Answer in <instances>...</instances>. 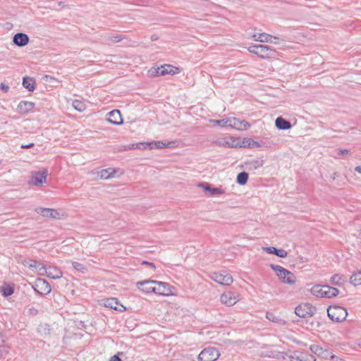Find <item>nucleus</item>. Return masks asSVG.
I'll use <instances>...</instances> for the list:
<instances>
[{"label":"nucleus","instance_id":"ddd939ff","mask_svg":"<svg viewBox=\"0 0 361 361\" xmlns=\"http://www.w3.org/2000/svg\"><path fill=\"white\" fill-rule=\"evenodd\" d=\"M48 171L47 169H43L39 171L33 172L32 174V183L34 185H39L46 181Z\"/></svg>","mask_w":361,"mask_h":361},{"label":"nucleus","instance_id":"5701e85b","mask_svg":"<svg viewBox=\"0 0 361 361\" xmlns=\"http://www.w3.org/2000/svg\"><path fill=\"white\" fill-rule=\"evenodd\" d=\"M263 250L267 253L276 255V256L281 258L287 257L288 255L287 252L285 250L277 249L275 247L272 246L263 247Z\"/></svg>","mask_w":361,"mask_h":361},{"label":"nucleus","instance_id":"f704fd0d","mask_svg":"<svg viewBox=\"0 0 361 361\" xmlns=\"http://www.w3.org/2000/svg\"><path fill=\"white\" fill-rule=\"evenodd\" d=\"M72 106L75 110L80 112L83 111L86 109V105L85 102L78 99H75L73 102Z\"/></svg>","mask_w":361,"mask_h":361},{"label":"nucleus","instance_id":"dca6fc26","mask_svg":"<svg viewBox=\"0 0 361 361\" xmlns=\"http://www.w3.org/2000/svg\"><path fill=\"white\" fill-rule=\"evenodd\" d=\"M107 121L114 125H121L123 123V118L119 110L114 109L108 114Z\"/></svg>","mask_w":361,"mask_h":361},{"label":"nucleus","instance_id":"6e6552de","mask_svg":"<svg viewBox=\"0 0 361 361\" xmlns=\"http://www.w3.org/2000/svg\"><path fill=\"white\" fill-rule=\"evenodd\" d=\"M35 211L44 217L53 219H61L63 215L61 214L56 209L45 207H37Z\"/></svg>","mask_w":361,"mask_h":361},{"label":"nucleus","instance_id":"b1692460","mask_svg":"<svg viewBox=\"0 0 361 361\" xmlns=\"http://www.w3.org/2000/svg\"><path fill=\"white\" fill-rule=\"evenodd\" d=\"M45 274L48 277L53 279H60L63 276V272L60 269L55 267H49L47 269Z\"/></svg>","mask_w":361,"mask_h":361},{"label":"nucleus","instance_id":"052dcab7","mask_svg":"<svg viewBox=\"0 0 361 361\" xmlns=\"http://www.w3.org/2000/svg\"><path fill=\"white\" fill-rule=\"evenodd\" d=\"M253 145L257 146V147L259 146V143L257 142H254Z\"/></svg>","mask_w":361,"mask_h":361},{"label":"nucleus","instance_id":"ea45409f","mask_svg":"<svg viewBox=\"0 0 361 361\" xmlns=\"http://www.w3.org/2000/svg\"><path fill=\"white\" fill-rule=\"evenodd\" d=\"M9 352V347L6 345L0 346V358L4 357Z\"/></svg>","mask_w":361,"mask_h":361},{"label":"nucleus","instance_id":"5fc2aeb1","mask_svg":"<svg viewBox=\"0 0 361 361\" xmlns=\"http://www.w3.org/2000/svg\"><path fill=\"white\" fill-rule=\"evenodd\" d=\"M355 171L361 174V166H357L355 168Z\"/></svg>","mask_w":361,"mask_h":361},{"label":"nucleus","instance_id":"393cba45","mask_svg":"<svg viewBox=\"0 0 361 361\" xmlns=\"http://www.w3.org/2000/svg\"><path fill=\"white\" fill-rule=\"evenodd\" d=\"M275 125L280 130H288L291 128V124L282 117H278L275 121Z\"/></svg>","mask_w":361,"mask_h":361},{"label":"nucleus","instance_id":"6e6d98bb","mask_svg":"<svg viewBox=\"0 0 361 361\" xmlns=\"http://www.w3.org/2000/svg\"><path fill=\"white\" fill-rule=\"evenodd\" d=\"M278 41H279V39H271V42H269V43H271V44H278Z\"/></svg>","mask_w":361,"mask_h":361},{"label":"nucleus","instance_id":"7ed1b4c3","mask_svg":"<svg viewBox=\"0 0 361 361\" xmlns=\"http://www.w3.org/2000/svg\"><path fill=\"white\" fill-rule=\"evenodd\" d=\"M327 313L329 317L336 322L344 321L348 315L347 309L338 305L330 306L327 309Z\"/></svg>","mask_w":361,"mask_h":361},{"label":"nucleus","instance_id":"bf43d9fd","mask_svg":"<svg viewBox=\"0 0 361 361\" xmlns=\"http://www.w3.org/2000/svg\"><path fill=\"white\" fill-rule=\"evenodd\" d=\"M149 262H147V261H143V262H142V264H147V265H148V264H149Z\"/></svg>","mask_w":361,"mask_h":361},{"label":"nucleus","instance_id":"680f3d73","mask_svg":"<svg viewBox=\"0 0 361 361\" xmlns=\"http://www.w3.org/2000/svg\"><path fill=\"white\" fill-rule=\"evenodd\" d=\"M357 344H358L359 347L361 348V339L358 341Z\"/></svg>","mask_w":361,"mask_h":361},{"label":"nucleus","instance_id":"a18cd8bd","mask_svg":"<svg viewBox=\"0 0 361 361\" xmlns=\"http://www.w3.org/2000/svg\"><path fill=\"white\" fill-rule=\"evenodd\" d=\"M338 154H339V155L350 154V150L346 149H338Z\"/></svg>","mask_w":361,"mask_h":361},{"label":"nucleus","instance_id":"4d7b16f0","mask_svg":"<svg viewBox=\"0 0 361 361\" xmlns=\"http://www.w3.org/2000/svg\"><path fill=\"white\" fill-rule=\"evenodd\" d=\"M151 39L152 41H155L158 39V36H157L156 35H152Z\"/></svg>","mask_w":361,"mask_h":361},{"label":"nucleus","instance_id":"a19ab883","mask_svg":"<svg viewBox=\"0 0 361 361\" xmlns=\"http://www.w3.org/2000/svg\"><path fill=\"white\" fill-rule=\"evenodd\" d=\"M228 120H229V118L221 119V120H215V121H213V122H214L215 123H216L217 125H219L220 126L224 127V126H229Z\"/></svg>","mask_w":361,"mask_h":361},{"label":"nucleus","instance_id":"13d9d810","mask_svg":"<svg viewBox=\"0 0 361 361\" xmlns=\"http://www.w3.org/2000/svg\"><path fill=\"white\" fill-rule=\"evenodd\" d=\"M148 265L154 269H155L156 268L155 264L154 263L149 262Z\"/></svg>","mask_w":361,"mask_h":361},{"label":"nucleus","instance_id":"4468645a","mask_svg":"<svg viewBox=\"0 0 361 361\" xmlns=\"http://www.w3.org/2000/svg\"><path fill=\"white\" fill-rule=\"evenodd\" d=\"M218 145L220 146H224L226 147H241L243 146H245V143L241 144L240 139H235L233 137H230L227 140L223 139L218 141Z\"/></svg>","mask_w":361,"mask_h":361},{"label":"nucleus","instance_id":"c03bdc74","mask_svg":"<svg viewBox=\"0 0 361 361\" xmlns=\"http://www.w3.org/2000/svg\"><path fill=\"white\" fill-rule=\"evenodd\" d=\"M258 44L257 45H253V46H250V47H248V51L252 53V54H256L257 55V51H258Z\"/></svg>","mask_w":361,"mask_h":361},{"label":"nucleus","instance_id":"49530a36","mask_svg":"<svg viewBox=\"0 0 361 361\" xmlns=\"http://www.w3.org/2000/svg\"><path fill=\"white\" fill-rule=\"evenodd\" d=\"M287 353H278L276 355H273L272 357L274 358H280L282 357L283 359H285V356H287Z\"/></svg>","mask_w":361,"mask_h":361},{"label":"nucleus","instance_id":"0eeeda50","mask_svg":"<svg viewBox=\"0 0 361 361\" xmlns=\"http://www.w3.org/2000/svg\"><path fill=\"white\" fill-rule=\"evenodd\" d=\"M295 313L301 318L310 317L314 313V308L309 303L301 304L295 307Z\"/></svg>","mask_w":361,"mask_h":361},{"label":"nucleus","instance_id":"4be33fe9","mask_svg":"<svg viewBox=\"0 0 361 361\" xmlns=\"http://www.w3.org/2000/svg\"><path fill=\"white\" fill-rule=\"evenodd\" d=\"M35 106V103L28 102V101H22L20 102L17 107L18 111L20 114H27V112L32 111V109Z\"/></svg>","mask_w":361,"mask_h":361},{"label":"nucleus","instance_id":"864d4df0","mask_svg":"<svg viewBox=\"0 0 361 361\" xmlns=\"http://www.w3.org/2000/svg\"><path fill=\"white\" fill-rule=\"evenodd\" d=\"M110 361H121V359L117 355H114L110 359Z\"/></svg>","mask_w":361,"mask_h":361},{"label":"nucleus","instance_id":"bb28decb","mask_svg":"<svg viewBox=\"0 0 361 361\" xmlns=\"http://www.w3.org/2000/svg\"><path fill=\"white\" fill-rule=\"evenodd\" d=\"M173 142H169L166 143L164 142L163 141H153L149 142V148L162 149L164 147H171L173 145Z\"/></svg>","mask_w":361,"mask_h":361},{"label":"nucleus","instance_id":"58836bf2","mask_svg":"<svg viewBox=\"0 0 361 361\" xmlns=\"http://www.w3.org/2000/svg\"><path fill=\"white\" fill-rule=\"evenodd\" d=\"M35 269L39 272V274L40 275L45 274V273L47 271V268L45 267V266L43 264L39 263L38 262H37V267L35 268Z\"/></svg>","mask_w":361,"mask_h":361},{"label":"nucleus","instance_id":"cd10ccee","mask_svg":"<svg viewBox=\"0 0 361 361\" xmlns=\"http://www.w3.org/2000/svg\"><path fill=\"white\" fill-rule=\"evenodd\" d=\"M266 317L270 322L276 323L281 326H283L286 324V322L284 319H281L279 316H276L274 314H273L271 312H267Z\"/></svg>","mask_w":361,"mask_h":361},{"label":"nucleus","instance_id":"2f4dec72","mask_svg":"<svg viewBox=\"0 0 361 361\" xmlns=\"http://www.w3.org/2000/svg\"><path fill=\"white\" fill-rule=\"evenodd\" d=\"M263 165V161L259 159H255L246 163V168L248 170H255Z\"/></svg>","mask_w":361,"mask_h":361},{"label":"nucleus","instance_id":"603ef678","mask_svg":"<svg viewBox=\"0 0 361 361\" xmlns=\"http://www.w3.org/2000/svg\"><path fill=\"white\" fill-rule=\"evenodd\" d=\"M34 146V143H30V144H27V145H21V148L22 149H29V148H31Z\"/></svg>","mask_w":361,"mask_h":361},{"label":"nucleus","instance_id":"c756f323","mask_svg":"<svg viewBox=\"0 0 361 361\" xmlns=\"http://www.w3.org/2000/svg\"><path fill=\"white\" fill-rule=\"evenodd\" d=\"M23 85L29 91L32 92L35 89V82L31 78L25 77L23 79Z\"/></svg>","mask_w":361,"mask_h":361},{"label":"nucleus","instance_id":"72a5a7b5","mask_svg":"<svg viewBox=\"0 0 361 361\" xmlns=\"http://www.w3.org/2000/svg\"><path fill=\"white\" fill-rule=\"evenodd\" d=\"M248 179V173L243 171L238 174L237 183L240 185H244L247 183Z\"/></svg>","mask_w":361,"mask_h":361},{"label":"nucleus","instance_id":"c85d7f7f","mask_svg":"<svg viewBox=\"0 0 361 361\" xmlns=\"http://www.w3.org/2000/svg\"><path fill=\"white\" fill-rule=\"evenodd\" d=\"M116 170L111 168L102 169L99 173V176L102 179H109L114 177Z\"/></svg>","mask_w":361,"mask_h":361},{"label":"nucleus","instance_id":"8fccbe9b","mask_svg":"<svg viewBox=\"0 0 361 361\" xmlns=\"http://www.w3.org/2000/svg\"><path fill=\"white\" fill-rule=\"evenodd\" d=\"M6 338L3 334H0V346L1 345H6L5 344Z\"/></svg>","mask_w":361,"mask_h":361},{"label":"nucleus","instance_id":"9d476101","mask_svg":"<svg viewBox=\"0 0 361 361\" xmlns=\"http://www.w3.org/2000/svg\"><path fill=\"white\" fill-rule=\"evenodd\" d=\"M35 290L41 295H47L51 290L49 283L43 279H37L35 283Z\"/></svg>","mask_w":361,"mask_h":361},{"label":"nucleus","instance_id":"39448f33","mask_svg":"<svg viewBox=\"0 0 361 361\" xmlns=\"http://www.w3.org/2000/svg\"><path fill=\"white\" fill-rule=\"evenodd\" d=\"M179 72V69L177 67L173 66L171 65L165 64L157 68H151L149 71L150 75L157 76V75H164L166 74L175 75Z\"/></svg>","mask_w":361,"mask_h":361},{"label":"nucleus","instance_id":"6ab92c4d","mask_svg":"<svg viewBox=\"0 0 361 361\" xmlns=\"http://www.w3.org/2000/svg\"><path fill=\"white\" fill-rule=\"evenodd\" d=\"M104 305L118 312H123L126 309L123 305L119 303L118 299L115 298H108L105 301Z\"/></svg>","mask_w":361,"mask_h":361},{"label":"nucleus","instance_id":"473e14b6","mask_svg":"<svg viewBox=\"0 0 361 361\" xmlns=\"http://www.w3.org/2000/svg\"><path fill=\"white\" fill-rule=\"evenodd\" d=\"M350 283L354 286L361 285V270L355 272L350 278Z\"/></svg>","mask_w":361,"mask_h":361},{"label":"nucleus","instance_id":"4c0bfd02","mask_svg":"<svg viewBox=\"0 0 361 361\" xmlns=\"http://www.w3.org/2000/svg\"><path fill=\"white\" fill-rule=\"evenodd\" d=\"M22 263L30 269H35L37 264V262L33 259L24 260Z\"/></svg>","mask_w":361,"mask_h":361},{"label":"nucleus","instance_id":"9b49d317","mask_svg":"<svg viewBox=\"0 0 361 361\" xmlns=\"http://www.w3.org/2000/svg\"><path fill=\"white\" fill-rule=\"evenodd\" d=\"M154 293L162 295H172V287L167 283L155 281Z\"/></svg>","mask_w":361,"mask_h":361},{"label":"nucleus","instance_id":"7c9ffc66","mask_svg":"<svg viewBox=\"0 0 361 361\" xmlns=\"http://www.w3.org/2000/svg\"><path fill=\"white\" fill-rule=\"evenodd\" d=\"M123 39V37L120 35H106L104 36L105 43L110 44V43H117L121 42Z\"/></svg>","mask_w":361,"mask_h":361},{"label":"nucleus","instance_id":"09e8293b","mask_svg":"<svg viewBox=\"0 0 361 361\" xmlns=\"http://www.w3.org/2000/svg\"><path fill=\"white\" fill-rule=\"evenodd\" d=\"M0 89L4 92H7L9 90V87L7 85H5L4 83H1Z\"/></svg>","mask_w":361,"mask_h":361},{"label":"nucleus","instance_id":"aec40b11","mask_svg":"<svg viewBox=\"0 0 361 361\" xmlns=\"http://www.w3.org/2000/svg\"><path fill=\"white\" fill-rule=\"evenodd\" d=\"M253 39L259 42H271L272 39H279V37L272 36L269 34L263 32V33H258L255 32L252 35Z\"/></svg>","mask_w":361,"mask_h":361},{"label":"nucleus","instance_id":"a878e982","mask_svg":"<svg viewBox=\"0 0 361 361\" xmlns=\"http://www.w3.org/2000/svg\"><path fill=\"white\" fill-rule=\"evenodd\" d=\"M346 277L343 275L334 274L331 277L330 281L333 285L342 286L346 282Z\"/></svg>","mask_w":361,"mask_h":361},{"label":"nucleus","instance_id":"412c9836","mask_svg":"<svg viewBox=\"0 0 361 361\" xmlns=\"http://www.w3.org/2000/svg\"><path fill=\"white\" fill-rule=\"evenodd\" d=\"M13 42L18 47H23L28 43L29 37L26 34L19 32L13 36Z\"/></svg>","mask_w":361,"mask_h":361},{"label":"nucleus","instance_id":"e433bc0d","mask_svg":"<svg viewBox=\"0 0 361 361\" xmlns=\"http://www.w3.org/2000/svg\"><path fill=\"white\" fill-rule=\"evenodd\" d=\"M1 293L2 295L5 297L10 296L13 293V289L9 286H4L1 289Z\"/></svg>","mask_w":361,"mask_h":361},{"label":"nucleus","instance_id":"1a4fd4ad","mask_svg":"<svg viewBox=\"0 0 361 361\" xmlns=\"http://www.w3.org/2000/svg\"><path fill=\"white\" fill-rule=\"evenodd\" d=\"M220 300L224 305L231 307L239 301V295L231 291L224 292L221 294Z\"/></svg>","mask_w":361,"mask_h":361},{"label":"nucleus","instance_id":"20e7f679","mask_svg":"<svg viewBox=\"0 0 361 361\" xmlns=\"http://www.w3.org/2000/svg\"><path fill=\"white\" fill-rule=\"evenodd\" d=\"M220 356L219 351L214 347L203 349L198 355L199 361H215Z\"/></svg>","mask_w":361,"mask_h":361},{"label":"nucleus","instance_id":"a211bd4d","mask_svg":"<svg viewBox=\"0 0 361 361\" xmlns=\"http://www.w3.org/2000/svg\"><path fill=\"white\" fill-rule=\"evenodd\" d=\"M154 283L155 281L153 280H147L143 281H138L137 283V286L142 291L145 293H151L154 292Z\"/></svg>","mask_w":361,"mask_h":361},{"label":"nucleus","instance_id":"f257e3e1","mask_svg":"<svg viewBox=\"0 0 361 361\" xmlns=\"http://www.w3.org/2000/svg\"><path fill=\"white\" fill-rule=\"evenodd\" d=\"M312 295L317 297L331 298L338 295V289L328 285H315L311 290Z\"/></svg>","mask_w":361,"mask_h":361},{"label":"nucleus","instance_id":"f8f14e48","mask_svg":"<svg viewBox=\"0 0 361 361\" xmlns=\"http://www.w3.org/2000/svg\"><path fill=\"white\" fill-rule=\"evenodd\" d=\"M257 55L262 59H269L274 56L275 50L267 45L258 44Z\"/></svg>","mask_w":361,"mask_h":361},{"label":"nucleus","instance_id":"79ce46f5","mask_svg":"<svg viewBox=\"0 0 361 361\" xmlns=\"http://www.w3.org/2000/svg\"><path fill=\"white\" fill-rule=\"evenodd\" d=\"M141 144H131L123 147L124 150H131L135 149H140Z\"/></svg>","mask_w":361,"mask_h":361},{"label":"nucleus","instance_id":"de8ad7c7","mask_svg":"<svg viewBox=\"0 0 361 361\" xmlns=\"http://www.w3.org/2000/svg\"><path fill=\"white\" fill-rule=\"evenodd\" d=\"M288 357L290 360H296L297 361H304V359L302 357H300L299 356H295V355H288Z\"/></svg>","mask_w":361,"mask_h":361},{"label":"nucleus","instance_id":"37998d69","mask_svg":"<svg viewBox=\"0 0 361 361\" xmlns=\"http://www.w3.org/2000/svg\"><path fill=\"white\" fill-rule=\"evenodd\" d=\"M311 350L316 354H320L322 351V348L319 345H312L311 347Z\"/></svg>","mask_w":361,"mask_h":361},{"label":"nucleus","instance_id":"f03ea898","mask_svg":"<svg viewBox=\"0 0 361 361\" xmlns=\"http://www.w3.org/2000/svg\"><path fill=\"white\" fill-rule=\"evenodd\" d=\"M270 267L276 272L277 276L283 283L289 285H293L295 283L296 278L290 271L279 265L271 264Z\"/></svg>","mask_w":361,"mask_h":361},{"label":"nucleus","instance_id":"3c124183","mask_svg":"<svg viewBox=\"0 0 361 361\" xmlns=\"http://www.w3.org/2000/svg\"><path fill=\"white\" fill-rule=\"evenodd\" d=\"M137 144H142L140 145V149L149 148V142H138Z\"/></svg>","mask_w":361,"mask_h":361},{"label":"nucleus","instance_id":"423d86ee","mask_svg":"<svg viewBox=\"0 0 361 361\" xmlns=\"http://www.w3.org/2000/svg\"><path fill=\"white\" fill-rule=\"evenodd\" d=\"M211 279L223 286H230L233 281L232 276L225 271L214 272L211 274Z\"/></svg>","mask_w":361,"mask_h":361},{"label":"nucleus","instance_id":"c9c22d12","mask_svg":"<svg viewBox=\"0 0 361 361\" xmlns=\"http://www.w3.org/2000/svg\"><path fill=\"white\" fill-rule=\"evenodd\" d=\"M72 265L75 269L82 273H85L87 271V268L85 266L82 264L81 263L77 262H71Z\"/></svg>","mask_w":361,"mask_h":361},{"label":"nucleus","instance_id":"f3484780","mask_svg":"<svg viewBox=\"0 0 361 361\" xmlns=\"http://www.w3.org/2000/svg\"><path fill=\"white\" fill-rule=\"evenodd\" d=\"M199 188H202L205 192H208L212 195H223L225 191L221 188H212L211 185L207 183H201L197 185Z\"/></svg>","mask_w":361,"mask_h":361},{"label":"nucleus","instance_id":"2eb2a0df","mask_svg":"<svg viewBox=\"0 0 361 361\" xmlns=\"http://www.w3.org/2000/svg\"><path fill=\"white\" fill-rule=\"evenodd\" d=\"M229 127L235 128L239 130H246L250 124L245 121H240L236 118H230L228 120Z\"/></svg>","mask_w":361,"mask_h":361}]
</instances>
